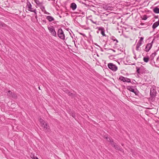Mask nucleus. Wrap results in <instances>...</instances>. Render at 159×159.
Instances as JSON below:
<instances>
[{
  "label": "nucleus",
  "instance_id": "obj_1",
  "mask_svg": "<svg viewBox=\"0 0 159 159\" xmlns=\"http://www.w3.org/2000/svg\"><path fill=\"white\" fill-rule=\"evenodd\" d=\"M134 87L132 86H126V89L134 93L136 95H138L139 91L136 89H134Z\"/></svg>",
  "mask_w": 159,
  "mask_h": 159
},
{
  "label": "nucleus",
  "instance_id": "obj_2",
  "mask_svg": "<svg viewBox=\"0 0 159 159\" xmlns=\"http://www.w3.org/2000/svg\"><path fill=\"white\" fill-rule=\"evenodd\" d=\"M57 35L62 40L65 39V35L62 29L60 28L58 30V31L57 32Z\"/></svg>",
  "mask_w": 159,
  "mask_h": 159
},
{
  "label": "nucleus",
  "instance_id": "obj_3",
  "mask_svg": "<svg viewBox=\"0 0 159 159\" xmlns=\"http://www.w3.org/2000/svg\"><path fill=\"white\" fill-rule=\"evenodd\" d=\"M48 28L50 32L52 35L55 37H57V33L55 30V29L53 26H51L50 27L48 26Z\"/></svg>",
  "mask_w": 159,
  "mask_h": 159
},
{
  "label": "nucleus",
  "instance_id": "obj_4",
  "mask_svg": "<svg viewBox=\"0 0 159 159\" xmlns=\"http://www.w3.org/2000/svg\"><path fill=\"white\" fill-rule=\"evenodd\" d=\"M7 95L10 98H18L17 95L14 93L8 90L7 92Z\"/></svg>",
  "mask_w": 159,
  "mask_h": 159
},
{
  "label": "nucleus",
  "instance_id": "obj_5",
  "mask_svg": "<svg viewBox=\"0 0 159 159\" xmlns=\"http://www.w3.org/2000/svg\"><path fill=\"white\" fill-rule=\"evenodd\" d=\"M108 68L112 70L116 71L117 70V66L112 63H109L108 64Z\"/></svg>",
  "mask_w": 159,
  "mask_h": 159
},
{
  "label": "nucleus",
  "instance_id": "obj_6",
  "mask_svg": "<svg viewBox=\"0 0 159 159\" xmlns=\"http://www.w3.org/2000/svg\"><path fill=\"white\" fill-rule=\"evenodd\" d=\"M26 7L28 8V10L31 12H35L36 9L32 8V5L29 2H27Z\"/></svg>",
  "mask_w": 159,
  "mask_h": 159
},
{
  "label": "nucleus",
  "instance_id": "obj_7",
  "mask_svg": "<svg viewBox=\"0 0 159 159\" xmlns=\"http://www.w3.org/2000/svg\"><path fill=\"white\" fill-rule=\"evenodd\" d=\"M153 43V41L151 43H148L146 46L144 51L146 52H149L152 47Z\"/></svg>",
  "mask_w": 159,
  "mask_h": 159
},
{
  "label": "nucleus",
  "instance_id": "obj_8",
  "mask_svg": "<svg viewBox=\"0 0 159 159\" xmlns=\"http://www.w3.org/2000/svg\"><path fill=\"white\" fill-rule=\"evenodd\" d=\"M157 93V92L154 89H151L150 92V95L152 98V100H153V98L155 97Z\"/></svg>",
  "mask_w": 159,
  "mask_h": 159
},
{
  "label": "nucleus",
  "instance_id": "obj_9",
  "mask_svg": "<svg viewBox=\"0 0 159 159\" xmlns=\"http://www.w3.org/2000/svg\"><path fill=\"white\" fill-rule=\"evenodd\" d=\"M119 80L123 82H131L130 79L126 77H124L123 76H120L119 77Z\"/></svg>",
  "mask_w": 159,
  "mask_h": 159
},
{
  "label": "nucleus",
  "instance_id": "obj_10",
  "mask_svg": "<svg viewBox=\"0 0 159 159\" xmlns=\"http://www.w3.org/2000/svg\"><path fill=\"white\" fill-rule=\"evenodd\" d=\"M70 8L73 10L74 11L77 8V5L74 2L72 3L70 5Z\"/></svg>",
  "mask_w": 159,
  "mask_h": 159
},
{
  "label": "nucleus",
  "instance_id": "obj_11",
  "mask_svg": "<svg viewBox=\"0 0 159 159\" xmlns=\"http://www.w3.org/2000/svg\"><path fill=\"white\" fill-rule=\"evenodd\" d=\"M43 126L44 127V129L46 131H49V126L46 122Z\"/></svg>",
  "mask_w": 159,
  "mask_h": 159
},
{
  "label": "nucleus",
  "instance_id": "obj_12",
  "mask_svg": "<svg viewBox=\"0 0 159 159\" xmlns=\"http://www.w3.org/2000/svg\"><path fill=\"white\" fill-rule=\"evenodd\" d=\"M98 30H101V34L103 36H105L106 34H105V30L102 27H99L98 28Z\"/></svg>",
  "mask_w": 159,
  "mask_h": 159
},
{
  "label": "nucleus",
  "instance_id": "obj_13",
  "mask_svg": "<svg viewBox=\"0 0 159 159\" xmlns=\"http://www.w3.org/2000/svg\"><path fill=\"white\" fill-rule=\"evenodd\" d=\"M46 18L48 20L49 22H52L54 20V19L52 16H47Z\"/></svg>",
  "mask_w": 159,
  "mask_h": 159
},
{
  "label": "nucleus",
  "instance_id": "obj_14",
  "mask_svg": "<svg viewBox=\"0 0 159 159\" xmlns=\"http://www.w3.org/2000/svg\"><path fill=\"white\" fill-rule=\"evenodd\" d=\"M159 25V20L154 23L152 26V28L153 29H154L157 28Z\"/></svg>",
  "mask_w": 159,
  "mask_h": 159
},
{
  "label": "nucleus",
  "instance_id": "obj_15",
  "mask_svg": "<svg viewBox=\"0 0 159 159\" xmlns=\"http://www.w3.org/2000/svg\"><path fill=\"white\" fill-rule=\"evenodd\" d=\"M116 149L118 150L121 152H123V150L122 148H121L117 144H116L115 145V147H114Z\"/></svg>",
  "mask_w": 159,
  "mask_h": 159
},
{
  "label": "nucleus",
  "instance_id": "obj_16",
  "mask_svg": "<svg viewBox=\"0 0 159 159\" xmlns=\"http://www.w3.org/2000/svg\"><path fill=\"white\" fill-rule=\"evenodd\" d=\"M35 2L37 4V5L40 7L42 5L43 3L42 2H39V1L38 0H35Z\"/></svg>",
  "mask_w": 159,
  "mask_h": 159
},
{
  "label": "nucleus",
  "instance_id": "obj_17",
  "mask_svg": "<svg viewBox=\"0 0 159 159\" xmlns=\"http://www.w3.org/2000/svg\"><path fill=\"white\" fill-rule=\"evenodd\" d=\"M153 11L156 13H159V8L157 7H155L153 9Z\"/></svg>",
  "mask_w": 159,
  "mask_h": 159
},
{
  "label": "nucleus",
  "instance_id": "obj_18",
  "mask_svg": "<svg viewBox=\"0 0 159 159\" xmlns=\"http://www.w3.org/2000/svg\"><path fill=\"white\" fill-rule=\"evenodd\" d=\"M139 68L140 69V70L141 71V72L142 74L145 72V70L144 67L143 66H141V67H140Z\"/></svg>",
  "mask_w": 159,
  "mask_h": 159
},
{
  "label": "nucleus",
  "instance_id": "obj_19",
  "mask_svg": "<svg viewBox=\"0 0 159 159\" xmlns=\"http://www.w3.org/2000/svg\"><path fill=\"white\" fill-rule=\"evenodd\" d=\"M142 44L140 43H138L136 45V50L137 51L141 50V49H139V47Z\"/></svg>",
  "mask_w": 159,
  "mask_h": 159
},
{
  "label": "nucleus",
  "instance_id": "obj_20",
  "mask_svg": "<svg viewBox=\"0 0 159 159\" xmlns=\"http://www.w3.org/2000/svg\"><path fill=\"white\" fill-rule=\"evenodd\" d=\"M149 60V57H144L143 58V60L144 62L147 63L148 62Z\"/></svg>",
  "mask_w": 159,
  "mask_h": 159
},
{
  "label": "nucleus",
  "instance_id": "obj_21",
  "mask_svg": "<svg viewBox=\"0 0 159 159\" xmlns=\"http://www.w3.org/2000/svg\"><path fill=\"white\" fill-rule=\"evenodd\" d=\"M136 72L138 74H142L141 72V71L140 70V69L139 67H138L137 66L136 67Z\"/></svg>",
  "mask_w": 159,
  "mask_h": 159
},
{
  "label": "nucleus",
  "instance_id": "obj_22",
  "mask_svg": "<svg viewBox=\"0 0 159 159\" xmlns=\"http://www.w3.org/2000/svg\"><path fill=\"white\" fill-rule=\"evenodd\" d=\"M111 39L114 41H116V43H117L118 42V40L116 39L115 37L112 36L111 37Z\"/></svg>",
  "mask_w": 159,
  "mask_h": 159
},
{
  "label": "nucleus",
  "instance_id": "obj_23",
  "mask_svg": "<svg viewBox=\"0 0 159 159\" xmlns=\"http://www.w3.org/2000/svg\"><path fill=\"white\" fill-rule=\"evenodd\" d=\"M156 54L157 53H156V52H154L152 53L150 56V57L151 58V59H153L154 57L156 56Z\"/></svg>",
  "mask_w": 159,
  "mask_h": 159
},
{
  "label": "nucleus",
  "instance_id": "obj_24",
  "mask_svg": "<svg viewBox=\"0 0 159 159\" xmlns=\"http://www.w3.org/2000/svg\"><path fill=\"white\" fill-rule=\"evenodd\" d=\"M107 140L110 143L113 140L112 138L107 137H106Z\"/></svg>",
  "mask_w": 159,
  "mask_h": 159
},
{
  "label": "nucleus",
  "instance_id": "obj_25",
  "mask_svg": "<svg viewBox=\"0 0 159 159\" xmlns=\"http://www.w3.org/2000/svg\"><path fill=\"white\" fill-rule=\"evenodd\" d=\"M111 145L113 147H115V145L116 144L115 143L113 140L111 143Z\"/></svg>",
  "mask_w": 159,
  "mask_h": 159
},
{
  "label": "nucleus",
  "instance_id": "obj_26",
  "mask_svg": "<svg viewBox=\"0 0 159 159\" xmlns=\"http://www.w3.org/2000/svg\"><path fill=\"white\" fill-rule=\"evenodd\" d=\"M40 9H41L42 11L43 12L45 10V8L44 6H43L42 5L41 6H40Z\"/></svg>",
  "mask_w": 159,
  "mask_h": 159
},
{
  "label": "nucleus",
  "instance_id": "obj_27",
  "mask_svg": "<svg viewBox=\"0 0 159 159\" xmlns=\"http://www.w3.org/2000/svg\"><path fill=\"white\" fill-rule=\"evenodd\" d=\"M148 17L146 15H144L143 16V18H142V19L143 20H146L147 19Z\"/></svg>",
  "mask_w": 159,
  "mask_h": 159
},
{
  "label": "nucleus",
  "instance_id": "obj_28",
  "mask_svg": "<svg viewBox=\"0 0 159 159\" xmlns=\"http://www.w3.org/2000/svg\"><path fill=\"white\" fill-rule=\"evenodd\" d=\"M42 24L43 25L45 24L46 23V21L45 20H42Z\"/></svg>",
  "mask_w": 159,
  "mask_h": 159
},
{
  "label": "nucleus",
  "instance_id": "obj_29",
  "mask_svg": "<svg viewBox=\"0 0 159 159\" xmlns=\"http://www.w3.org/2000/svg\"><path fill=\"white\" fill-rule=\"evenodd\" d=\"M0 25L2 26V27H5L6 25L4 23L2 22L0 23Z\"/></svg>",
  "mask_w": 159,
  "mask_h": 159
},
{
  "label": "nucleus",
  "instance_id": "obj_30",
  "mask_svg": "<svg viewBox=\"0 0 159 159\" xmlns=\"http://www.w3.org/2000/svg\"><path fill=\"white\" fill-rule=\"evenodd\" d=\"M68 94L69 96H70L71 97H73L74 96V94L73 93H71L70 92H68Z\"/></svg>",
  "mask_w": 159,
  "mask_h": 159
},
{
  "label": "nucleus",
  "instance_id": "obj_31",
  "mask_svg": "<svg viewBox=\"0 0 159 159\" xmlns=\"http://www.w3.org/2000/svg\"><path fill=\"white\" fill-rule=\"evenodd\" d=\"M71 116L75 118V114L74 113H72L71 114Z\"/></svg>",
  "mask_w": 159,
  "mask_h": 159
},
{
  "label": "nucleus",
  "instance_id": "obj_32",
  "mask_svg": "<svg viewBox=\"0 0 159 159\" xmlns=\"http://www.w3.org/2000/svg\"><path fill=\"white\" fill-rule=\"evenodd\" d=\"M104 49H106V50H112L113 52H115V51L113 49H111V48L107 49V48H105Z\"/></svg>",
  "mask_w": 159,
  "mask_h": 159
},
{
  "label": "nucleus",
  "instance_id": "obj_33",
  "mask_svg": "<svg viewBox=\"0 0 159 159\" xmlns=\"http://www.w3.org/2000/svg\"><path fill=\"white\" fill-rule=\"evenodd\" d=\"M90 21H91L93 23H94V24H96V23H97V22L96 21H95V22H94V21L92 19H90Z\"/></svg>",
  "mask_w": 159,
  "mask_h": 159
},
{
  "label": "nucleus",
  "instance_id": "obj_34",
  "mask_svg": "<svg viewBox=\"0 0 159 159\" xmlns=\"http://www.w3.org/2000/svg\"><path fill=\"white\" fill-rule=\"evenodd\" d=\"M44 120H43V119L40 118L39 120V122L40 123L42 122H44Z\"/></svg>",
  "mask_w": 159,
  "mask_h": 159
},
{
  "label": "nucleus",
  "instance_id": "obj_35",
  "mask_svg": "<svg viewBox=\"0 0 159 159\" xmlns=\"http://www.w3.org/2000/svg\"><path fill=\"white\" fill-rule=\"evenodd\" d=\"M46 122H45V121H44V122H41L40 123L43 126V125H44V124L46 123Z\"/></svg>",
  "mask_w": 159,
  "mask_h": 159
},
{
  "label": "nucleus",
  "instance_id": "obj_36",
  "mask_svg": "<svg viewBox=\"0 0 159 159\" xmlns=\"http://www.w3.org/2000/svg\"><path fill=\"white\" fill-rule=\"evenodd\" d=\"M44 13L46 14H50L48 13V12H47L45 10V11H44Z\"/></svg>",
  "mask_w": 159,
  "mask_h": 159
},
{
  "label": "nucleus",
  "instance_id": "obj_37",
  "mask_svg": "<svg viewBox=\"0 0 159 159\" xmlns=\"http://www.w3.org/2000/svg\"><path fill=\"white\" fill-rule=\"evenodd\" d=\"M143 39H144L143 37H141L139 40H140L142 42L143 41Z\"/></svg>",
  "mask_w": 159,
  "mask_h": 159
},
{
  "label": "nucleus",
  "instance_id": "obj_38",
  "mask_svg": "<svg viewBox=\"0 0 159 159\" xmlns=\"http://www.w3.org/2000/svg\"><path fill=\"white\" fill-rule=\"evenodd\" d=\"M157 101L158 102H157V103H156V104H159V100H158V98H157Z\"/></svg>",
  "mask_w": 159,
  "mask_h": 159
},
{
  "label": "nucleus",
  "instance_id": "obj_39",
  "mask_svg": "<svg viewBox=\"0 0 159 159\" xmlns=\"http://www.w3.org/2000/svg\"><path fill=\"white\" fill-rule=\"evenodd\" d=\"M80 34L82 35L83 36H85V35L84 34L80 33Z\"/></svg>",
  "mask_w": 159,
  "mask_h": 159
},
{
  "label": "nucleus",
  "instance_id": "obj_40",
  "mask_svg": "<svg viewBox=\"0 0 159 159\" xmlns=\"http://www.w3.org/2000/svg\"><path fill=\"white\" fill-rule=\"evenodd\" d=\"M36 9L35 10V12H34V14H35V15L36 16V15H37V13L36 12Z\"/></svg>",
  "mask_w": 159,
  "mask_h": 159
},
{
  "label": "nucleus",
  "instance_id": "obj_41",
  "mask_svg": "<svg viewBox=\"0 0 159 159\" xmlns=\"http://www.w3.org/2000/svg\"><path fill=\"white\" fill-rule=\"evenodd\" d=\"M154 18H158V16H154Z\"/></svg>",
  "mask_w": 159,
  "mask_h": 159
},
{
  "label": "nucleus",
  "instance_id": "obj_42",
  "mask_svg": "<svg viewBox=\"0 0 159 159\" xmlns=\"http://www.w3.org/2000/svg\"><path fill=\"white\" fill-rule=\"evenodd\" d=\"M138 43H140L141 44H142V42L140 40H139V41Z\"/></svg>",
  "mask_w": 159,
  "mask_h": 159
},
{
  "label": "nucleus",
  "instance_id": "obj_43",
  "mask_svg": "<svg viewBox=\"0 0 159 159\" xmlns=\"http://www.w3.org/2000/svg\"><path fill=\"white\" fill-rule=\"evenodd\" d=\"M134 58H135V60H137V58L136 57V55H135V56L134 57Z\"/></svg>",
  "mask_w": 159,
  "mask_h": 159
},
{
  "label": "nucleus",
  "instance_id": "obj_44",
  "mask_svg": "<svg viewBox=\"0 0 159 159\" xmlns=\"http://www.w3.org/2000/svg\"><path fill=\"white\" fill-rule=\"evenodd\" d=\"M33 159H38V158L37 157H33Z\"/></svg>",
  "mask_w": 159,
  "mask_h": 159
},
{
  "label": "nucleus",
  "instance_id": "obj_45",
  "mask_svg": "<svg viewBox=\"0 0 159 159\" xmlns=\"http://www.w3.org/2000/svg\"><path fill=\"white\" fill-rule=\"evenodd\" d=\"M133 53H134V55L135 56V55H136V54L134 52V50H133Z\"/></svg>",
  "mask_w": 159,
  "mask_h": 159
},
{
  "label": "nucleus",
  "instance_id": "obj_46",
  "mask_svg": "<svg viewBox=\"0 0 159 159\" xmlns=\"http://www.w3.org/2000/svg\"><path fill=\"white\" fill-rule=\"evenodd\" d=\"M37 18H38V17H37V15L35 16V18L36 19H37Z\"/></svg>",
  "mask_w": 159,
  "mask_h": 159
},
{
  "label": "nucleus",
  "instance_id": "obj_47",
  "mask_svg": "<svg viewBox=\"0 0 159 159\" xmlns=\"http://www.w3.org/2000/svg\"><path fill=\"white\" fill-rule=\"evenodd\" d=\"M140 24L142 25H144V23H141Z\"/></svg>",
  "mask_w": 159,
  "mask_h": 159
},
{
  "label": "nucleus",
  "instance_id": "obj_48",
  "mask_svg": "<svg viewBox=\"0 0 159 159\" xmlns=\"http://www.w3.org/2000/svg\"><path fill=\"white\" fill-rule=\"evenodd\" d=\"M132 84H134V82H131Z\"/></svg>",
  "mask_w": 159,
  "mask_h": 159
},
{
  "label": "nucleus",
  "instance_id": "obj_49",
  "mask_svg": "<svg viewBox=\"0 0 159 159\" xmlns=\"http://www.w3.org/2000/svg\"><path fill=\"white\" fill-rule=\"evenodd\" d=\"M82 14L83 15H84V12H82Z\"/></svg>",
  "mask_w": 159,
  "mask_h": 159
},
{
  "label": "nucleus",
  "instance_id": "obj_50",
  "mask_svg": "<svg viewBox=\"0 0 159 159\" xmlns=\"http://www.w3.org/2000/svg\"><path fill=\"white\" fill-rule=\"evenodd\" d=\"M79 11H81V10H79Z\"/></svg>",
  "mask_w": 159,
  "mask_h": 159
},
{
  "label": "nucleus",
  "instance_id": "obj_51",
  "mask_svg": "<svg viewBox=\"0 0 159 159\" xmlns=\"http://www.w3.org/2000/svg\"><path fill=\"white\" fill-rule=\"evenodd\" d=\"M75 13H76V14H77V13H78L77 12H75Z\"/></svg>",
  "mask_w": 159,
  "mask_h": 159
},
{
  "label": "nucleus",
  "instance_id": "obj_52",
  "mask_svg": "<svg viewBox=\"0 0 159 159\" xmlns=\"http://www.w3.org/2000/svg\"><path fill=\"white\" fill-rule=\"evenodd\" d=\"M91 16H90L89 17H91Z\"/></svg>",
  "mask_w": 159,
  "mask_h": 159
},
{
  "label": "nucleus",
  "instance_id": "obj_53",
  "mask_svg": "<svg viewBox=\"0 0 159 159\" xmlns=\"http://www.w3.org/2000/svg\"><path fill=\"white\" fill-rule=\"evenodd\" d=\"M97 46H98V47H99V46H98V45H97Z\"/></svg>",
  "mask_w": 159,
  "mask_h": 159
},
{
  "label": "nucleus",
  "instance_id": "obj_54",
  "mask_svg": "<svg viewBox=\"0 0 159 159\" xmlns=\"http://www.w3.org/2000/svg\"><path fill=\"white\" fill-rule=\"evenodd\" d=\"M97 33H98V31H97Z\"/></svg>",
  "mask_w": 159,
  "mask_h": 159
},
{
  "label": "nucleus",
  "instance_id": "obj_55",
  "mask_svg": "<svg viewBox=\"0 0 159 159\" xmlns=\"http://www.w3.org/2000/svg\"><path fill=\"white\" fill-rule=\"evenodd\" d=\"M101 51H103V50H101Z\"/></svg>",
  "mask_w": 159,
  "mask_h": 159
},
{
  "label": "nucleus",
  "instance_id": "obj_56",
  "mask_svg": "<svg viewBox=\"0 0 159 159\" xmlns=\"http://www.w3.org/2000/svg\"><path fill=\"white\" fill-rule=\"evenodd\" d=\"M123 144H122V146H123Z\"/></svg>",
  "mask_w": 159,
  "mask_h": 159
}]
</instances>
